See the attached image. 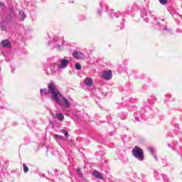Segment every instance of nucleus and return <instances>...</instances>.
<instances>
[{
	"mask_svg": "<svg viewBox=\"0 0 182 182\" xmlns=\"http://www.w3.org/2000/svg\"><path fill=\"white\" fill-rule=\"evenodd\" d=\"M48 93H50L53 102H56L59 106L65 109H69V107H70V102L69 100L60 94V92L56 89V87H55L53 83L48 84Z\"/></svg>",
	"mask_w": 182,
	"mask_h": 182,
	"instance_id": "1",
	"label": "nucleus"
},
{
	"mask_svg": "<svg viewBox=\"0 0 182 182\" xmlns=\"http://www.w3.org/2000/svg\"><path fill=\"white\" fill-rule=\"evenodd\" d=\"M132 153L134 158L139 160V161H143V160H144V153L143 152V149L140 147L134 146L132 149Z\"/></svg>",
	"mask_w": 182,
	"mask_h": 182,
	"instance_id": "2",
	"label": "nucleus"
},
{
	"mask_svg": "<svg viewBox=\"0 0 182 182\" xmlns=\"http://www.w3.org/2000/svg\"><path fill=\"white\" fill-rule=\"evenodd\" d=\"M102 77L105 79V80H110L113 77V74L112 73V70L104 71L102 73Z\"/></svg>",
	"mask_w": 182,
	"mask_h": 182,
	"instance_id": "3",
	"label": "nucleus"
},
{
	"mask_svg": "<svg viewBox=\"0 0 182 182\" xmlns=\"http://www.w3.org/2000/svg\"><path fill=\"white\" fill-rule=\"evenodd\" d=\"M68 65H69V60L68 59H61L60 64L58 65V68L60 69H65L68 68Z\"/></svg>",
	"mask_w": 182,
	"mask_h": 182,
	"instance_id": "4",
	"label": "nucleus"
},
{
	"mask_svg": "<svg viewBox=\"0 0 182 182\" xmlns=\"http://www.w3.org/2000/svg\"><path fill=\"white\" fill-rule=\"evenodd\" d=\"M73 56L75 59H85V55L80 51H75L73 53Z\"/></svg>",
	"mask_w": 182,
	"mask_h": 182,
	"instance_id": "5",
	"label": "nucleus"
},
{
	"mask_svg": "<svg viewBox=\"0 0 182 182\" xmlns=\"http://www.w3.org/2000/svg\"><path fill=\"white\" fill-rule=\"evenodd\" d=\"M92 176H94V177H96V178H99L100 180H103V176L102 175V173H100V172L97 171H94L92 172Z\"/></svg>",
	"mask_w": 182,
	"mask_h": 182,
	"instance_id": "6",
	"label": "nucleus"
},
{
	"mask_svg": "<svg viewBox=\"0 0 182 182\" xmlns=\"http://www.w3.org/2000/svg\"><path fill=\"white\" fill-rule=\"evenodd\" d=\"M85 83L87 86L90 87L93 85V80L90 77H86L85 80Z\"/></svg>",
	"mask_w": 182,
	"mask_h": 182,
	"instance_id": "7",
	"label": "nucleus"
},
{
	"mask_svg": "<svg viewBox=\"0 0 182 182\" xmlns=\"http://www.w3.org/2000/svg\"><path fill=\"white\" fill-rule=\"evenodd\" d=\"M55 117L59 120V122H63L65 120V116L62 113H57Z\"/></svg>",
	"mask_w": 182,
	"mask_h": 182,
	"instance_id": "8",
	"label": "nucleus"
},
{
	"mask_svg": "<svg viewBox=\"0 0 182 182\" xmlns=\"http://www.w3.org/2000/svg\"><path fill=\"white\" fill-rule=\"evenodd\" d=\"M26 18V14H25V11H19V18L20 21H25V18Z\"/></svg>",
	"mask_w": 182,
	"mask_h": 182,
	"instance_id": "9",
	"label": "nucleus"
},
{
	"mask_svg": "<svg viewBox=\"0 0 182 182\" xmlns=\"http://www.w3.org/2000/svg\"><path fill=\"white\" fill-rule=\"evenodd\" d=\"M148 150H149L150 153H151L152 156H154V159H155V160H156V161H159L157 156H156V154H154V148L149 147Z\"/></svg>",
	"mask_w": 182,
	"mask_h": 182,
	"instance_id": "10",
	"label": "nucleus"
},
{
	"mask_svg": "<svg viewBox=\"0 0 182 182\" xmlns=\"http://www.w3.org/2000/svg\"><path fill=\"white\" fill-rule=\"evenodd\" d=\"M1 46H11V42L8 40H4L1 42Z\"/></svg>",
	"mask_w": 182,
	"mask_h": 182,
	"instance_id": "11",
	"label": "nucleus"
},
{
	"mask_svg": "<svg viewBox=\"0 0 182 182\" xmlns=\"http://www.w3.org/2000/svg\"><path fill=\"white\" fill-rule=\"evenodd\" d=\"M75 67L77 70H82V65H80V64L77 63H75Z\"/></svg>",
	"mask_w": 182,
	"mask_h": 182,
	"instance_id": "12",
	"label": "nucleus"
},
{
	"mask_svg": "<svg viewBox=\"0 0 182 182\" xmlns=\"http://www.w3.org/2000/svg\"><path fill=\"white\" fill-rule=\"evenodd\" d=\"M23 166L24 173H28V171H29V168L28 167V166H26V164H23Z\"/></svg>",
	"mask_w": 182,
	"mask_h": 182,
	"instance_id": "13",
	"label": "nucleus"
},
{
	"mask_svg": "<svg viewBox=\"0 0 182 182\" xmlns=\"http://www.w3.org/2000/svg\"><path fill=\"white\" fill-rule=\"evenodd\" d=\"M40 93L41 96H43V95H48V92H46V89H41Z\"/></svg>",
	"mask_w": 182,
	"mask_h": 182,
	"instance_id": "14",
	"label": "nucleus"
},
{
	"mask_svg": "<svg viewBox=\"0 0 182 182\" xmlns=\"http://www.w3.org/2000/svg\"><path fill=\"white\" fill-rule=\"evenodd\" d=\"M61 132H62V133H64V134L66 137H68L69 136V133L68 132V131H66L65 129H62Z\"/></svg>",
	"mask_w": 182,
	"mask_h": 182,
	"instance_id": "15",
	"label": "nucleus"
},
{
	"mask_svg": "<svg viewBox=\"0 0 182 182\" xmlns=\"http://www.w3.org/2000/svg\"><path fill=\"white\" fill-rule=\"evenodd\" d=\"M159 2H160L162 5H166V4H167V0H159Z\"/></svg>",
	"mask_w": 182,
	"mask_h": 182,
	"instance_id": "16",
	"label": "nucleus"
},
{
	"mask_svg": "<svg viewBox=\"0 0 182 182\" xmlns=\"http://www.w3.org/2000/svg\"><path fill=\"white\" fill-rule=\"evenodd\" d=\"M54 139H63V136H60V135H54Z\"/></svg>",
	"mask_w": 182,
	"mask_h": 182,
	"instance_id": "17",
	"label": "nucleus"
},
{
	"mask_svg": "<svg viewBox=\"0 0 182 182\" xmlns=\"http://www.w3.org/2000/svg\"><path fill=\"white\" fill-rule=\"evenodd\" d=\"M61 47L60 46H58L57 47V50H62V48H60Z\"/></svg>",
	"mask_w": 182,
	"mask_h": 182,
	"instance_id": "18",
	"label": "nucleus"
},
{
	"mask_svg": "<svg viewBox=\"0 0 182 182\" xmlns=\"http://www.w3.org/2000/svg\"><path fill=\"white\" fill-rule=\"evenodd\" d=\"M77 173H80V168H77Z\"/></svg>",
	"mask_w": 182,
	"mask_h": 182,
	"instance_id": "19",
	"label": "nucleus"
},
{
	"mask_svg": "<svg viewBox=\"0 0 182 182\" xmlns=\"http://www.w3.org/2000/svg\"><path fill=\"white\" fill-rule=\"evenodd\" d=\"M0 5H1V6H4V4H2V3H0Z\"/></svg>",
	"mask_w": 182,
	"mask_h": 182,
	"instance_id": "20",
	"label": "nucleus"
},
{
	"mask_svg": "<svg viewBox=\"0 0 182 182\" xmlns=\"http://www.w3.org/2000/svg\"><path fill=\"white\" fill-rule=\"evenodd\" d=\"M0 109H4V107H0Z\"/></svg>",
	"mask_w": 182,
	"mask_h": 182,
	"instance_id": "21",
	"label": "nucleus"
}]
</instances>
